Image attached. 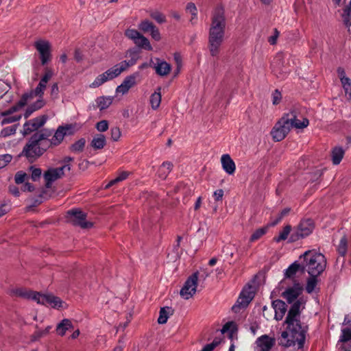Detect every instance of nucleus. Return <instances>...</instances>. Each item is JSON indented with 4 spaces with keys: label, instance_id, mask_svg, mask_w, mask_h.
Returning <instances> with one entry per match:
<instances>
[{
    "label": "nucleus",
    "instance_id": "obj_1",
    "mask_svg": "<svg viewBox=\"0 0 351 351\" xmlns=\"http://www.w3.org/2000/svg\"><path fill=\"white\" fill-rule=\"evenodd\" d=\"M301 291L302 287L300 283L295 282L282 294L289 303H292L285 321L286 330L281 333L279 339V344L286 348L297 345L298 348H302L305 342L308 326L301 323L302 304L300 300H297Z\"/></svg>",
    "mask_w": 351,
    "mask_h": 351
},
{
    "label": "nucleus",
    "instance_id": "obj_2",
    "mask_svg": "<svg viewBox=\"0 0 351 351\" xmlns=\"http://www.w3.org/2000/svg\"><path fill=\"white\" fill-rule=\"evenodd\" d=\"M226 21L224 10L216 8L212 13L211 23L208 31V47L211 56L219 54L226 34Z\"/></svg>",
    "mask_w": 351,
    "mask_h": 351
},
{
    "label": "nucleus",
    "instance_id": "obj_3",
    "mask_svg": "<svg viewBox=\"0 0 351 351\" xmlns=\"http://www.w3.org/2000/svg\"><path fill=\"white\" fill-rule=\"evenodd\" d=\"M51 131L49 130H43L38 132H36L32 136L28 143L23 147L21 155L25 156L29 161H34L45 151V148L41 147V146L47 147L45 141L51 136Z\"/></svg>",
    "mask_w": 351,
    "mask_h": 351
},
{
    "label": "nucleus",
    "instance_id": "obj_4",
    "mask_svg": "<svg viewBox=\"0 0 351 351\" xmlns=\"http://www.w3.org/2000/svg\"><path fill=\"white\" fill-rule=\"evenodd\" d=\"M306 261L304 269L311 276H318L326 268L325 256L314 250H308L303 254Z\"/></svg>",
    "mask_w": 351,
    "mask_h": 351
},
{
    "label": "nucleus",
    "instance_id": "obj_5",
    "mask_svg": "<svg viewBox=\"0 0 351 351\" xmlns=\"http://www.w3.org/2000/svg\"><path fill=\"white\" fill-rule=\"evenodd\" d=\"M53 76V71L51 69H47L44 75L40 80L35 89L25 93L22 95V101L21 104L32 101L34 97H42L44 95L47 84Z\"/></svg>",
    "mask_w": 351,
    "mask_h": 351
},
{
    "label": "nucleus",
    "instance_id": "obj_6",
    "mask_svg": "<svg viewBox=\"0 0 351 351\" xmlns=\"http://www.w3.org/2000/svg\"><path fill=\"white\" fill-rule=\"evenodd\" d=\"M86 215L84 212L77 209H72L67 212V221L74 226H80L82 228H90L93 226V223L86 221Z\"/></svg>",
    "mask_w": 351,
    "mask_h": 351
},
{
    "label": "nucleus",
    "instance_id": "obj_7",
    "mask_svg": "<svg viewBox=\"0 0 351 351\" xmlns=\"http://www.w3.org/2000/svg\"><path fill=\"white\" fill-rule=\"evenodd\" d=\"M289 121H291V119H286L283 114V116L275 124L271 132L272 138L275 141L278 142L283 140L290 132L291 129L288 125Z\"/></svg>",
    "mask_w": 351,
    "mask_h": 351
},
{
    "label": "nucleus",
    "instance_id": "obj_8",
    "mask_svg": "<svg viewBox=\"0 0 351 351\" xmlns=\"http://www.w3.org/2000/svg\"><path fill=\"white\" fill-rule=\"evenodd\" d=\"M315 224L311 219L302 220L298 224L294 233L291 234V239L296 241L311 234L314 230Z\"/></svg>",
    "mask_w": 351,
    "mask_h": 351
},
{
    "label": "nucleus",
    "instance_id": "obj_9",
    "mask_svg": "<svg viewBox=\"0 0 351 351\" xmlns=\"http://www.w3.org/2000/svg\"><path fill=\"white\" fill-rule=\"evenodd\" d=\"M34 297V300L38 304H49L56 308H65L66 307V304L60 298L51 294H40L38 293Z\"/></svg>",
    "mask_w": 351,
    "mask_h": 351
},
{
    "label": "nucleus",
    "instance_id": "obj_10",
    "mask_svg": "<svg viewBox=\"0 0 351 351\" xmlns=\"http://www.w3.org/2000/svg\"><path fill=\"white\" fill-rule=\"evenodd\" d=\"M73 127L71 125H60L55 132L51 139L45 140V143L46 146L49 145H58L62 143L65 136L73 134Z\"/></svg>",
    "mask_w": 351,
    "mask_h": 351
},
{
    "label": "nucleus",
    "instance_id": "obj_11",
    "mask_svg": "<svg viewBox=\"0 0 351 351\" xmlns=\"http://www.w3.org/2000/svg\"><path fill=\"white\" fill-rule=\"evenodd\" d=\"M198 280V273L192 274L185 282L183 287L181 289L180 295L185 300H189L195 293Z\"/></svg>",
    "mask_w": 351,
    "mask_h": 351
},
{
    "label": "nucleus",
    "instance_id": "obj_12",
    "mask_svg": "<svg viewBox=\"0 0 351 351\" xmlns=\"http://www.w3.org/2000/svg\"><path fill=\"white\" fill-rule=\"evenodd\" d=\"M71 166L69 165H64L58 168H51L44 173V179L46 182V186L49 187L52 182L62 178L64 171H69Z\"/></svg>",
    "mask_w": 351,
    "mask_h": 351
},
{
    "label": "nucleus",
    "instance_id": "obj_13",
    "mask_svg": "<svg viewBox=\"0 0 351 351\" xmlns=\"http://www.w3.org/2000/svg\"><path fill=\"white\" fill-rule=\"evenodd\" d=\"M284 115L286 119H291V121H288L290 129H304L309 124L308 119L306 118H303L302 121L298 119V112L295 110H290L289 112L285 113Z\"/></svg>",
    "mask_w": 351,
    "mask_h": 351
},
{
    "label": "nucleus",
    "instance_id": "obj_14",
    "mask_svg": "<svg viewBox=\"0 0 351 351\" xmlns=\"http://www.w3.org/2000/svg\"><path fill=\"white\" fill-rule=\"evenodd\" d=\"M48 117L42 115L27 121L23 125V134H29V133L38 130L46 123Z\"/></svg>",
    "mask_w": 351,
    "mask_h": 351
},
{
    "label": "nucleus",
    "instance_id": "obj_15",
    "mask_svg": "<svg viewBox=\"0 0 351 351\" xmlns=\"http://www.w3.org/2000/svg\"><path fill=\"white\" fill-rule=\"evenodd\" d=\"M275 343L274 338L263 335L256 340L254 351H271Z\"/></svg>",
    "mask_w": 351,
    "mask_h": 351
},
{
    "label": "nucleus",
    "instance_id": "obj_16",
    "mask_svg": "<svg viewBox=\"0 0 351 351\" xmlns=\"http://www.w3.org/2000/svg\"><path fill=\"white\" fill-rule=\"evenodd\" d=\"M254 295V291L252 290L251 287L245 288L241 293L239 298L237 300L238 304L232 306V310L237 311L239 306L245 307L252 300Z\"/></svg>",
    "mask_w": 351,
    "mask_h": 351
},
{
    "label": "nucleus",
    "instance_id": "obj_17",
    "mask_svg": "<svg viewBox=\"0 0 351 351\" xmlns=\"http://www.w3.org/2000/svg\"><path fill=\"white\" fill-rule=\"evenodd\" d=\"M139 76L138 72L133 73L129 76H127L123 82L117 87L116 93L124 95L128 92V90L136 84V78Z\"/></svg>",
    "mask_w": 351,
    "mask_h": 351
},
{
    "label": "nucleus",
    "instance_id": "obj_18",
    "mask_svg": "<svg viewBox=\"0 0 351 351\" xmlns=\"http://www.w3.org/2000/svg\"><path fill=\"white\" fill-rule=\"evenodd\" d=\"M35 47L40 55L42 64H45L50 60V45L45 40H38L35 43Z\"/></svg>",
    "mask_w": 351,
    "mask_h": 351
},
{
    "label": "nucleus",
    "instance_id": "obj_19",
    "mask_svg": "<svg viewBox=\"0 0 351 351\" xmlns=\"http://www.w3.org/2000/svg\"><path fill=\"white\" fill-rule=\"evenodd\" d=\"M221 163L223 169L228 175H232L236 170V165L230 156L228 154H223L221 157Z\"/></svg>",
    "mask_w": 351,
    "mask_h": 351
},
{
    "label": "nucleus",
    "instance_id": "obj_20",
    "mask_svg": "<svg viewBox=\"0 0 351 351\" xmlns=\"http://www.w3.org/2000/svg\"><path fill=\"white\" fill-rule=\"evenodd\" d=\"M272 307L275 311V319L277 321L282 320L287 311V306L285 302L276 300L272 302Z\"/></svg>",
    "mask_w": 351,
    "mask_h": 351
},
{
    "label": "nucleus",
    "instance_id": "obj_21",
    "mask_svg": "<svg viewBox=\"0 0 351 351\" xmlns=\"http://www.w3.org/2000/svg\"><path fill=\"white\" fill-rule=\"evenodd\" d=\"M11 296L21 297L23 298L32 299L34 300V296L38 294L37 292L27 291L23 288L12 289L9 291Z\"/></svg>",
    "mask_w": 351,
    "mask_h": 351
},
{
    "label": "nucleus",
    "instance_id": "obj_22",
    "mask_svg": "<svg viewBox=\"0 0 351 351\" xmlns=\"http://www.w3.org/2000/svg\"><path fill=\"white\" fill-rule=\"evenodd\" d=\"M73 325L69 319H63L60 323L57 324L56 331L57 335L63 337L65 335L66 331L73 329Z\"/></svg>",
    "mask_w": 351,
    "mask_h": 351
},
{
    "label": "nucleus",
    "instance_id": "obj_23",
    "mask_svg": "<svg viewBox=\"0 0 351 351\" xmlns=\"http://www.w3.org/2000/svg\"><path fill=\"white\" fill-rule=\"evenodd\" d=\"M351 328H344L341 329V335L338 341L337 346H339V351L341 350L343 346L351 344ZM351 351V348H349Z\"/></svg>",
    "mask_w": 351,
    "mask_h": 351
},
{
    "label": "nucleus",
    "instance_id": "obj_24",
    "mask_svg": "<svg viewBox=\"0 0 351 351\" xmlns=\"http://www.w3.org/2000/svg\"><path fill=\"white\" fill-rule=\"evenodd\" d=\"M156 72L160 76H165L169 73L171 66L165 61L157 59V64L155 66Z\"/></svg>",
    "mask_w": 351,
    "mask_h": 351
},
{
    "label": "nucleus",
    "instance_id": "obj_25",
    "mask_svg": "<svg viewBox=\"0 0 351 351\" xmlns=\"http://www.w3.org/2000/svg\"><path fill=\"white\" fill-rule=\"evenodd\" d=\"M161 88L158 87L155 92L152 93L150 96V104L154 110H156L160 104L161 102V93H160Z\"/></svg>",
    "mask_w": 351,
    "mask_h": 351
},
{
    "label": "nucleus",
    "instance_id": "obj_26",
    "mask_svg": "<svg viewBox=\"0 0 351 351\" xmlns=\"http://www.w3.org/2000/svg\"><path fill=\"white\" fill-rule=\"evenodd\" d=\"M173 310L169 306L162 307L160 310V315L158 318V322L160 324L167 323L170 315H172Z\"/></svg>",
    "mask_w": 351,
    "mask_h": 351
},
{
    "label": "nucleus",
    "instance_id": "obj_27",
    "mask_svg": "<svg viewBox=\"0 0 351 351\" xmlns=\"http://www.w3.org/2000/svg\"><path fill=\"white\" fill-rule=\"evenodd\" d=\"M113 98L111 97H99L96 99V104L99 110H104L108 108L112 103Z\"/></svg>",
    "mask_w": 351,
    "mask_h": 351
},
{
    "label": "nucleus",
    "instance_id": "obj_28",
    "mask_svg": "<svg viewBox=\"0 0 351 351\" xmlns=\"http://www.w3.org/2000/svg\"><path fill=\"white\" fill-rule=\"evenodd\" d=\"M344 156V150L342 147H335L332 151V161L334 165H339Z\"/></svg>",
    "mask_w": 351,
    "mask_h": 351
},
{
    "label": "nucleus",
    "instance_id": "obj_29",
    "mask_svg": "<svg viewBox=\"0 0 351 351\" xmlns=\"http://www.w3.org/2000/svg\"><path fill=\"white\" fill-rule=\"evenodd\" d=\"M121 71L118 64L114 65V66L110 68L106 71L103 73L102 74L105 75L106 78V81L111 80L117 76H119L121 73Z\"/></svg>",
    "mask_w": 351,
    "mask_h": 351
},
{
    "label": "nucleus",
    "instance_id": "obj_30",
    "mask_svg": "<svg viewBox=\"0 0 351 351\" xmlns=\"http://www.w3.org/2000/svg\"><path fill=\"white\" fill-rule=\"evenodd\" d=\"M106 138L103 134H97L95 136L92 141L91 146L96 149H102L106 145Z\"/></svg>",
    "mask_w": 351,
    "mask_h": 351
},
{
    "label": "nucleus",
    "instance_id": "obj_31",
    "mask_svg": "<svg viewBox=\"0 0 351 351\" xmlns=\"http://www.w3.org/2000/svg\"><path fill=\"white\" fill-rule=\"evenodd\" d=\"M173 165L170 162H164L158 169V176L165 179L172 169Z\"/></svg>",
    "mask_w": 351,
    "mask_h": 351
},
{
    "label": "nucleus",
    "instance_id": "obj_32",
    "mask_svg": "<svg viewBox=\"0 0 351 351\" xmlns=\"http://www.w3.org/2000/svg\"><path fill=\"white\" fill-rule=\"evenodd\" d=\"M134 43L139 47L144 48L147 50L152 49L149 40L142 34H140L138 37H137V38L134 41Z\"/></svg>",
    "mask_w": 351,
    "mask_h": 351
},
{
    "label": "nucleus",
    "instance_id": "obj_33",
    "mask_svg": "<svg viewBox=\"0 0 351 351\" xmlns=\"http://www.w3.org/2000/svg\"><path fill=\"white\" fill-rule=\"evenodd\" d=\"M351 0L348 5H347L343 10V12L342 14V18L343 21L344 25L347 27H350L351 26Z\"/></svg>",
    "mask_w": 351,
    "mask_h": 351
},
{
    "label": "nucleus",
    "instance_id": "obj_34",
    "mask_svg": "<svg viewBox=\"0 0 351 351\" xmlns=\"http://www.w3.org/2000/svg\"><path fill=\"white\" fill-rule=\"evenodd\" d=\"M300 265L296 262L292 263L285 271V278L283 282H285L286 278H292L296 272L299 270Z\"/></svg>",
    "mask_w": 351,
    "mask_h": 351
},
{
    "label": "nucleus",
    "instance_id": "obj_35",
    "mask_svg": "<svg viewBox=\"0 0 351 351\" xmlns=\"http://www.w3.org/2000/svg\"><path fill=\"white\" fill-rule=\"evenodd\" d=\"M86 141L84 138H82L73 144H72L70 147V150L73 152H81L84 149L85 146Z\"/></svg>",
    "mask_w": 351,
    "mask_h": 351
},
{
    "label": "nucleus",
    "instance_id": "obj_36",
    "mask_svg": "<svg viewBox=\"0 0 351 351\" xmlns=\"http://www.w3.org/2000/svg\"><path fill=\"white\" fill-rule=\"evenodd\" d=\"M51 329V326H48L43 330H38L35 331V332L32 336V341H35L39 339L40 338L46 336L47 335L49 334Z\"/></svg>",
    "mask_w": 351,
    "mask_h": 351
},
{
    "label": "nucleus",
    "instance_id": "obj_37",
    "mask_svg": "<svg viewBox=\"0 0 351 351\" xmlns=\"http://www.w3.org/2000/svg\"><path fill=\"white\" fill-rule=\"evenodd\" d=\"M291 230V226L289 225L286 226L284 229L279 233V235L274 237V240L276 242H280L287 239L290 232Z\"/></svg>",
    "mask_w": 351,
    "mask_h": 351
},
{
    "label": "nucleus",
    "instance_id": "obj_38",
    "mask_svg": "<svg viewBox=\"0 0 351 351\" xmlns=\"http://www.w3.org/2000/svg\"><path fill=\"white\" fill-rule=\"evenodd\" d=\"M128 175L129 173L127 171L121 172L117 178L109 182V183L106 186V189H108L110 186L117 184L118 182L125 180L128 178Z\"/></svg>",
    "mask_w": 351,
    "mask_h": 351
},
{
    "label": "nucleus",
    "instance_id": "obj_39",
    "mask_svg": "<svg viewBox=\"0 0 351 351\" xmlns=\"http://www.w3.org/2000/svg\"><path fill=\"white\" fill-rule=\"evenodd\" d=\"M22 101V97L20 99V100L17 102V104L12 106V108H10V109H8V110L3 112L1 113V115L2 116H8V115H10L11 114H12L13 112L19 110V109L22 108L23 107H24L28 102H25L24 103V104H21V102Z\"/></svg>",
    "mask_w": 351,
    "mask_h": 351
},
{
    "label": "nucleus",
    "instance_id": "obj_40",
    "mask_svg": "<svg viewBox=\"0 0 351 351\" xmlns=\"http://www.w3.org/2000/svg\"><path fill=\"white\" fill-rule=\"evenodd\" d=\"M106 82L107 81L105 75L101 73L95 79V80L89 85V87L92 88H95L101 86Z\"/></svg>",
    "mask_w": 351,
    "mask_h": 351
},
{
    "label": "nucleus",
    "instance_id": "obj_41",
    "mask_svg": "<svg viewBox=\"0 0 351 351\" xmlns=\"http://www.w3.org/2000/svg\"><path fill=\"white\" fill-rule=\"evenodd\" d=\"M155 25L148 20L141 22L138 28L145 33L149 32Z\"/></svg>",
    "mask_w": 351,
    "mask_h": 351
},
{
    "label": "nucleus",
    "instance_id": "obj_42",
    "mask_svg": "<svg viewBox=\"0 0 351 351\" xmlns=\"http://www.w3.org/2000/svg\"><path fill=\"white\" fill-rule=\"evenodd\" d=\"M267 231V228H261L256 230L251 236L250 241L254 242L263 237Z\"/></svg>",
    "mask_w": 351,
    "mask_h": 351
},
{
    "label": "nucleus",
    "instance_id": "obj_43",
    "mask_svg": "<svg viewBox=\"0 0 351 351\" xmlns=\"http://www.w3.org/2000/svg\"><path fill=\"white\" fill-rule=\"evenodd\" d=\"M316 278H317V276H311V278L307 281V284L306 286V291L308 293H312L316 287L317 282Z\"/></svg>",
    "mask_w": 351,
    "mask_h": 351
},
{
    "label": "nucleus",
    "instance_id": "obj_44",
    "mask_svg": "<svg viewBox=\"0 0 351 351\" xmlns=\"http://www.w3.org/2000/svg\"><path fill=\"white\" fill-rule=\"evenodd\" d=\"M337 250L340 255L344 256L347 252V240L346 237H343L340 241L337 247Z\"/></svg>",
    "mask_w": 351,
    "mask_h": 351
},
{
    "label": "nucleus",
    "instance_id": "obj_45",
    "mask_svg": "<svg viewBox=\"0 0 351 351\" xmlns=\"http://www.w3.org/2000/svg\"><path fill=\"white\" fill-rule=\"evenodd\" d=\"M274 63L275 62L272 63L273 72L278 78L281 80L285 79L287 76L289 71L287 69H285V71H281L280 68L274 65Z\"/></svg>",
    "mask_w": 351,
    "mask_h": 351
},
{
    "label": "nucleus",
    "instance_id": "obj_46",
    "mask_svg": "<svg viewBox=\"0 0 351 351\" xmlns=\"http://www.w3.org/2000/svg\"><path fill=\"white\" fill-rule=\"evenodd\" d=\"M136 62V60L135 58H132L128 61L124 60L117 64L121 71V72L127 70L130 66H133Z\"/></svg>",
    "mask_w": 351,
    "mask_h": 351
},
{
    "label": "nucleus",
    "instance_id": "obj_47",
    "mask_svg": "<svg viewBox=\"0 0 351 351\" xmlns=\"http://www.w3.org/2000/svg\"><path fill=\"white\" fill-rule=\"evenodd\" d=\"M12 156L8 154L0 155V169L5 167L11 162Z\"/></svg>",
    "mask_w": 351,
    "mask_h": 351
},
{
    "label": "nucleus",
    "instance_id": "obj_48",
    "mask_svg": "<svg viewBox=\"0 0 351 351\" xmlns=\"http://www.w3.org/2000/svg\"><path fill=\"white\" fill-rule=\"evenodd\" d=\"M27 178V174L23 171H18L14 176V180L17 184L25 182Z\"/></svg>",
    "mask_w": 351,
    "mask_h": 351
},
{
    "label": "nucleus",
    "instance_id": "obj_49",
    "mask_svg": "<svg viewBox=\"0 0 351 351\" xmlns=\"http://www.w3.org/2000/svg\"><path fill=\"white\" fill-rule=\"evenodd\" d=\"M337 74H338V77H339V79L341 80L342 85L350 80V79L349 77L346 76L345 71L341 67H339L337 69Z\"/></svg>",
    "mask_w": 351,
    "mask_h": 351
},
{
    "label": "nucleus",
    "instance_id": "obj_50",
    "mask_svg": "<svg viewBox=\"0 0 351 351\" xmlns=\"http://www.w3.org/2000/svg\"><path fill=\"white\" fill-rule=\"evenodd\" d=\"M46 102L42 97H38V99L34 102L31 106L33 107V110H38L41 109L45 105Z\"/></svg>",
    "mask_w": 351,
    "mask_h": 351
},
{
    "label": "nucleus",
    "instance_id": "obj_51",
    "mask_svg": "<svg viewBox=\"0 0 351 351\" xmlns=\"http://www.w3.org/2000/svg\"><path fill=\"white\" fill-rule=\"evenodd\" d=\"M30 170L32 171L31 178L32 180L37 181L38 180H39L42 174L41 169L39 168H34L33 167H32L30 168Z\"/></svg>",
    "mask_w": 351,
    "mask_h": 351
},
{
    "label": "nucleus",
    "instance_id": "obj_52",
    "mask_svg": "<svg viewBox=\"0 0 351 351\" xmlns=\"http://www.w3.org/2000/svg\"><path fill=\"white\" fill-rule=\"evenodd\" d=\"M151 17L156 20L158 23H162L166 21L165 16L160 12H156L150 14Z\"/></svg>",
    "mask_w": 351,
    "mask_h": 351
},
{
    "label": "nucleus",
    "instance_id": "obj_53",
    "mask_svg": "<svg viewBox=\"0 0 351 351\" xmlns=\"http://www.w3.org/2000/svg\"><path fill=\"white\" fill-rule=\"evenodd\" d=\"M186 10L191 14V16H193L194 18H197V10L194 3H189L186 5Z\"/></svg>",
    "mask_w": 351,
    "mask_h": 351
},
{
    "label": "nucleus",
    "instance_id": "obj_54",
    "mask_svg": "<svg viewBox=\"0 0 351 351\" xmlns=\"http://www.w3.org/2000/svg\"><path fill=\"white\" fill-rule=\"evenodd\" d=\"M16 132L15 126H10L3 128L1 132V136H8L9 135L13 134Z\"/></svg>",
    "mask_w": 351,
    "mask_h": 351
},
{
    "label": "nucleus",
    "instance_id": "obj_55",
    "mask_svg": "<svg viewBox=\"0 0 351 351\" xmlns=\"http://www.w3.org/2000/svg\"><path fill=\"white\" fill-rule=\"evenodd\" d=\"M347 99L351 101V80L342 85Z\"/></svg>",
    "mask_w": 351,
    "mask_h": 351
},
{
    "label": "nucleus",
    "instance_id": "obj_56",
    "mask_svg": "<svg viewBox=\"0 0 351 351\" xmlns=\"http://www.w3.org/2000/svg\"><path fill=\"white\" fill-rule=\"evenodd\" d=\"M141 34L136 29H128L125 32V35L128 38L134 41Z\"/></svg>",
    "mask_w": 351,
    "mask_h": 351
},
{
    "label": "nucleus",
    "instance_id": "obj_57",
    "mask_svg": "<svg viewBox=\"0 0 351 351\" xmlns=\"http://www.w3.org/2000/svg\"><path fill=\"white\" fill-rule=\"evenodd\" d=\"M96 128L99 132H105L108 128V123L106 120L99 121L96 125Z\"/></svg>",
    "mask_w": 351,
    "mask_h": 351
},
{
    "label": "nucleus",
    "instance_id": "obj_58",
    "mask_svg": "<svg viewBox=\"0 0 351 351\" xmlns=\"http://www.w3.org/2000/svg\"><path fill=\"white\" fill-rule=\"evenodd\" d=\"M111 138L114 141H117L121 136V131L119 128L114 127L111 128Z\"/></svg>",
    "mask_w": 351,
    "mask_h": 351
},
{
    "label": "nucleus",
    "instance_id": "obj_59",
    "mask_svg": "<svg viewBox=\"0 0 351 351\" xmlns=\"http://www.w3.org/2000/svg\"><path fill=\"white\" fill-rule=\"evenodd\" d=\"M21 115H17V116L15 115V116L8 117L4 118L2 120L1 123L3 125H4V124H7V123H14V122L19 121L21 119Z\"/></svg>",
    "mask_w": 351,
    "mask_h": 351
},
{
    "label": "nucleus",
    "instance_id": "obj_60",
    "mask_svg": "<svg viewBox=\"0 0 351 351\" xmlns=\"http://www.w3.org/2000/svg\"><path fill=\"white\" fill-rule=\"evenodd\" d=\"M282 99V95L280 91L278 90H275L272 93V103L274 105H276L280 103Z\"/></svg>",
    "mask_w": 351,
    "mask_h": 351
},
{
    "label": "nucleus",
    "instance_id": "obj_61",
    "mask_svg": "<svg viewBox=\"0 0 351 351\" xmlns=\"http://www.w3.org/2000/svg\"><path fill=\"white\" fill-rule=\"evenodd\" d=\"M50 93L53 99L58 98L59 94V88L57 83L52 84L51 86Z\"/></svg>",
    "mask_w": 351,
    "mask_h": 351
},
{
    "label": "nucleus",
    "instance_id": "obj_62",
    "mask_svg": "<svg viewBox=\"0 0 351 351\" xmlns=\"http://www.w3.org/2000/svg\"><path fill=\"white\" fill-rule=\"evenodd\" d=\"M219 344V341H213L211 343L206 344L200 351H213Z\"/></svg>",
    "mask_w": 351,
    "mask_h": 351
},
{
    "label": "nucleus",
    "instance_id": "obj_63",
    "mask_svg": "<svg viewBox=\"0 0 351 351\" xmlns=\"http://www.w3.org/2000/svg\"><path fill=\"white\" fill-rule=\"evenodd\" d=\"M149 33L152 37L156 40H159L161 38L159 30L156 26L152 28Z\"/></svg>",
    "mask_w": 351,
    "mask_h": 351
},
{
    "label": "nucleus",
    "instance_id": "obj_64",
    "mask_svg": "<svg viewBox=\"0 0 351 351\" xmlns=\"http://www.w3.org/2000/svg\"><path fill=\"white\" fill-rule=\"evenodd\" d=\"M234 326V325L232 322H228L223 326L221 329V332L225 333L229 330H232Z\"/></svg>",
    "mask_w": 351,
    "mask_h": 351
}]
</instances>
